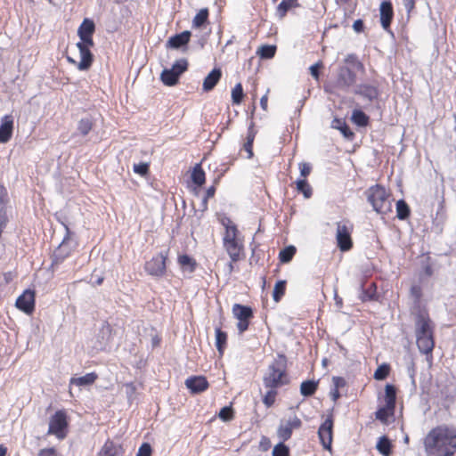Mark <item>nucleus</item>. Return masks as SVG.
I'll list each match as a JSON object with an SVG mask.
<instances>
[{"label":"nucleus","mask_w":456,"mask_h":456,"mask_svg":"<svg viewBox=\"0 0 456 456\" xmlns=\"http://www.w3.org/2000/svg\"><path fill=\"white\" fill-rule=\"evenodd\" d=\"M428 456H452L456 452V428L446 425L432 428L424 439Z\"/></svg>","instance_id":"1"},{"label":"nucleus","mask_w":456,"mask_h":456,"mask_svg":"<svg viewBox=\"0 0 456 456\" xmlns=\"http://www.w3.org/2000/svg\"><path fill=\"white\" fill-rule=\"evenodd\" d=\"M94 30V22L86 18L77 29L80 41L77 43V47L79 50L80 61L77 62L73 58L67 57L68 61L76 64L79 70L88 69L93 63V54L90 48L94 46L93 34Z\"/></svg>","instance_id":"2"},{"label":"nucleus","mask_w":456,"mask_h":456,"mask_svg":"<svg viewBox=\"0 0 456 456\" xmlns=\"http://www.w3.org/2000/svg\"><path fill=\"white\" fill-rule=\"evenodd\" d=\"M219 222L224 227L223 248L232 262L240 260L244 255V240L237 225L229 217L223 216Z\"/></svg>","instance_id":"3"},{"label":"nucleus","mask_w":456,"mask_h":456,"mask_svg":"<svg viewBox=\"0 0 456 456\" xmlns=\"http://www.w3.org/2000/svg\"><path fill=\"white\" fill-rule=\"evenodd\" d=\"M433 325L429 316L425 313L417 315L415 321L416 343L420 353L431 354L435 342L433 338Z\"/></svg>","instance_id":"4"},{"label":"nucleus","mask_w":456,"mask_h":456,"mask_svg":"<svg viewBox=\"0 0 456 456\" xmlns=\"http://www.w3.org/2000/svg\"><path fill=\"white\" fill-rule=\"evenodd\" d=\"M289 382L286 375V358L279 355L268 367L264 377V384L269 388H277Z\"/></svg>","instance_id":"5"},{"label":"nucleus","mask_w":456,"mask_h":456,"mask_svg":"<svg viewBox=\"0 0 456 456\" xmlns=\"http://www.w3.org/2000/svg\"><path fill=\"white\" fill-rule=\"evenodd\" d=\"M367 198L377 213L385 215L391 211L389 194L384 187L379 184L370 187L367 191Z\"/></svg>","instance_id":"6"},{"label":"nucleus","mask_w":456,"mask_h":456,"mask_svg":"<svg viewBox=\"0 0 456 456\" xmlns=\"http://www.w3.org/2000/svg\"><path fill=\"white\" fill-rule=\"evenodd\" d=\"M68 416L64 411H57L49 419L47 435L54 436L62 440L68 434Z\"/></svg>","instance_id":"7"},{"label":"nucleus","mask_w":456,"mask_h":456,"mask_svg":"<svg viewBox=\"0 0 456 456\" xmlns=\"http://www.w3.org/2000/svg\"><path fill=\"white\" fill-rule=\"evenodd\" d=\"M396 399L395 387L387 384L385 387V404L376 411V418L383 423H387L388 418L394 415Z\"/></svg>","instance_id":"8"},{"label":"nucleus","mask_w":456,"mask_h":456,"mask_svg":"<svg viewBox=\"0 0 456 456\" xmlns=\"http://www.w3.org/2000/svg\"><path fill=\"white\" fill-rule=\"evenodd\" d=\"M352 232L353 224L348 221H341L336 224V240L341 251L346 252L353 248Z\"/></svg>","instance_id":"9"},{"label":"nucleus","mask_w":456,"mask_h":456,"mask_svg":"<svg viewBox=\"0 0 456 456\" xmlns=\"http://www.w3.org/2000/svg\"><path fill=\"white\" fill-rule=\"evenodd\" d=\"M188 69L186 59L177 60L170 69H165L160 74L164 85L173 86L177 84L180 76Z\"/></svg>","instance_id":"10"},{"label":"nucleus","mask_w":456,"mask_h":456,"mask_svg":"<svg viewBox=\"0 0 456 456\" xmlns=\"http://www.w3.org/2000/svg\"><path fill=\"white\" fill-rule=\"evenodd\" d=\"M64 228L66 230V234L59 245V247L54 250L53 254V265L61 264L67 256H69L71 251L74 248L71 241V232L69 231L68 225L64 224Z\"/></svg>","instance_id":"11"},{"label":"nucleus","mask_w":456,"mask_h":456,"mask_svg":"<svg viewBox=\"0 0 456 456\" xmlns=\"http://www.w3.org/2000/svg\"><path fill=\"white\" fill-rule=\"evenodd\" d=\"M301 420L296 415L289 418L288 419H282L277 429V436L282 441L285 442L291 437L294 429H298L301 427Z\"/></svg>","instance_id":"12"},{"label":"nucleus","mask_w":456,"mask_h":456,"mask_svg":"<svg viewBox=\"0 0 456 456\" xmlns=\"http://www.w3.org/2000/svg\"><path fill=\"white\" fill-rule=\"evenodd\" d=\"M167 254L161 252L146 262L144 269L152 276H162L166 272Z\"/></svg>","instance_id":"13"},{"label":"nucleus","mask_w":456,"mask_h":456,"mask_svg":"<svg viewBox=\"0 0 456 456\" xmlns=\"http://www.w3.org/2000/svg\"><path fill=\"white\" fill-rule=\"evenodd\" d=\"M332 429L333 419L332 417H328L319 428L318 436L323 448L326 450L331 449L332 444Z\"/></svg>","instance_id":"14"},{"label":"nucleus","mask_w":456,"mask_h":456,"mask_svg":"<svg viewBox=\"0 0 456 456\" xmlns=\"http://www.w3.org/2000/svg\"><path fill=\"white\" fill-rule=\"evenodd\" d=\"M15 305L25 314H31L35 309V292L31 289H26L17 298Z\"/></svg>","instance_id":"15"},{"label":"nucleus","mask_w":456,"mask_h":456,"mask_svg":"<svg viewBox=\"0 0 456 456\" xmlns=\"http://www.w3.org/2000/svg\"><path fill=\"white\" fill-rule=\"evenodd\" d=\"M355 83L354 73L346 67H341L338 69L336 86L341 89H346Z\"/></svg>","instance_id":"16"},{"label":"nucleus","mask_w":456,"mask_h":456,"mask_svg":"<svg viewBox=\"0 0 456 456\" xmlns=\"http://www.w3.org/2000/svg\"><path fill=\"white\" fill-rule=\"evenodd\" d=\"M185 386L191 393L199 394L208 387V382L203 376H193L185 380Z\"/></svg>","instance_id":"17"},{"label":"nucleus","mask_w":456,"mask_h":456,"mask_svg":"<svg viewBox=\"0 0 456 456\" xmlns=\"http://www.w3.org/2000/svg\"><path fill=\"white\" fill-rule=\"evenodd\" d=\"M191 38V32L185 30L180 34L175 35L167 41L166 46L172 49H179L186 46Z\"/></svg>","instance_id":"18"},{"label":"nucleus","mask_w":456,"mask_h":456,"mask_svg":"<svg viewBox=\"0 0 456 456\" xmlns=\"http://www.w3.org/2000/svg\"><path fill=\"white\" fill-rule=\"evenodd\" d=\"M379 15L381 26L384 29H387L393 19V7L389 1H384L379 7Z\"/></svg>","instance_id":"19"},{"label":"nucleus","mask_w":456,"mask_h":456,"mask_svg":"<svg viewBox=\"0 0 456 456\" xmlns=\"http://www.w3.org/2000/svg\"><path fill=\"white\" fill-rule=\"evenodd\" d=\"M13 120L11 116H4L0 126V142H7L12 134Z\"/></svg>","instance_id":"20"},{"label":"nucleus","mask_w":456,"mask_h":456,"mask_svg":"<svg viewBox=\"0 0 456 456\" xmlns=\"http://www.w3.org/2000/svg\"><path fill=\"white\" fill-rule=\"evenodd\" d=\"M222 76L220 69H214L203 81V90L206 92L211 91L218 83Z\"/></svg>","instance_id":"21"},{"label":"nucleus","mask_w":456,"mask_h":456,"mask_svg":"<svg viewBox=\"0 0 456 456\" xmlns=\"http://www.w3.org/2000/svg\"><path fill=\"white\" fill-rule=\"evenodd\" d=\"M355 94L362 95L363 98L372 101L379 95L376 87L370 85H360L355 89Z\"/></svg>","instance_id":"22"},{"label":"nucleus","mask_w":456,"mask_h":456,"mask_svg":"<svg viewBox=\"0 0 456 456\" xmlns=\"http://www.w3.org/2000/svg\"><path fill=\"white\" fill-rule=\"evenodd\" d=\"M121 447L108 440L102 446L98 456H120Z\"/></svg>","instance_id":"23"},{"label":"nucleus","mask_w":456,"mask_h":456,"mask_svg":"<svg viewBox=\"0 0 456 456\" xmlns=\"http://www.w3.org/2000/svg\"><path fill=\"white\" fill-rule=\"evenodd\" d=\"M232 314L238 320H249L252 317L251 308L239 304L233 305Z\"/></svg>","instance_id":"24"},{"label":"nucleus","mask_w":456,"mask_h":456,"mask_svg":"<svg viewBox=\"0 0 456 456\" xmlns=\"http://www.w3.org/2000/svg\"><path fill=\"white\" fill-rule=\"evenodd\" d=\"M96 379L97 375L94 372H90L81 377L72 378L70 379V384L77 387L88 386L93 384Z\"/></svg>","instance_id":"25"},{"label":"nucleus","mask_w":456,"mask_h":456,"mask_svg":"<svg viewBox=\"0 0 456 456\" xmlns=\"http://www.w3.org/2000/svg\"><path fill=\"white\" fill-rule=\"evenodd\" d=\"M331 126L339 130L346 138H352L354 136V133L342 119L334 118L331 123Z\"/></svg>","instance_id":"26"},{"label":"nucleus","mask_w":456,"mask_h":456,"mask_svg":"<svg viewBox=\"0 0 456 456\" xmlns=\"http://www.w3.org/2000/svg\"><path fill=\"white\" fill-rule=\"evenodd\" d=\"M297 4H295V3H292L289 0H282L277 6L276 8V12H275V15L280 19H283L288 11L292 8V7H295L297 6Z\"/></svg>","instance_id":"27"},{"label":"nucleus","mask_w":456,"mask_h":456,"mask_svg":"<svg viewBox=\"0 0 456 456\" xmlns=\"http://www.w3.org/2000/svg\"><path fill=\"white\" fill-rule=\"evenodd\" d=\"M376 448L383 456H389L391 453V444L387 436L379 439Z\"/></svg>","instance_id":"28"},{"label":"nucleus","mask_w":456,"mask_h":456,"mask_svg":"<svg viewBox=\"0 0 456 456\" xmlns=\"http://www.w3.org/2000/svg\"><path fill=\"white\" fill-rule=\"evenodd\" d=\"M93 119L90 117L81 118L77 124V130L82 135H86L92 130Z\"/></svg>","instance_id":"29"},{"label":"nucleus","mask_w":456,"mask_h":456,"mask_svg":"<svg viewBox=\"0 0 456 456\" xmlns=\"http://www.w3.org/2000/svg\"><path fill=\"white\" fill-rule=\"evenodd\" d=\"M178 263L181 265V267L189 272H193L195 269L196 263L195 261L189 256L188 255H182L178 257Z\"/></svg>","instance_id":"30"},{"label":"nucleus","mask_w":456,"mask_h":456,"mask_svg":"<svg viewBox=\"0 0 456 456\" xmlns=\"http://www.w3.org/2000/svg\"><path fill=\"white\" fill-rule=\"evenodd\" d=\"M410 215V208L403 200L396 202V216L400 220L406 219Z\"/></svg>","instance_id":"31"},{"label":"nucleus","mask_w":456,"mask_h":456,"mask_svg":"<svg viewBox=\"0 0 456 456\" xmlns=\"http://www.w3.org/2000/svg\"><path fill=\"white\" fill-rule=\"evenodd\" d=\"M317 389V383L312 380L302 382L300 386V392L304 396H310L315 393Z\"/></svg>","instance_id":"32"},{"label":"nucleus","mask_w":456,"mask_h":456,"mask_svg":"<svg viewBox=\"0 0 456 456\" xmlns=\"http://www.w3.org/2000/svg\"><path fill=\"white\" fill-rule=\"evenodd\" d=\"M191 180L199 186H201L205 183V173L200 165L198 164L194 167L191 173Z\"/></svg>","instance_id":"33"},{"label":"nucleus","mask_w":456,"mask_h":456,"mask_svg":"<svg viewBox=\"0 0 456 456\" xmlns=\"http://www.w3.org/2000/svg\"><path fill=\"white\" fill-rule=\"evenodd\" d=\"M352 121L359 126H365L368 124L369 118L363 111L355 110L352 114Z\"/></svg>","instance_id":"34"},{"label":"nucleus","mask_w":456,"mask_h":456,"mask_svg":"<svg viewBox=\"0 0 456 456\" xmlns=\"http://www.w3.org/2000/svg\"><path fill=\"white\" fill-rule=\"evenodd\" d=\"M275 52H276L275 45H262L258 48L257 54L262 59H271L274 56Z\"/></svg>","instance_id":"35"},{"label":"nucleus","mask_w":456,"mask_h":456,"mask_svg":"<svg viewBox=\"0 0 456 456\" xmlns=\"http://www.w3.org/2000/svg\"><path fill=\"white\" fill-rule=\"evenodd\" d=\"M216 346L220 354L223 353V348L226 344L227 335L222 331L220 328H216Z\"/></svg>","instance_id":"36"},{"label":"nucleus","mask_w":456,"mask_h":456,"mask_svg":"<svg viewBox=\"0 0 456 456\" xmlns=\"http://www.w3.org/2000/svg\"><path fill=\"white\" fill-rule=\"evenodd\" d=\"M208 10L207 8L200 9L199 12L195 15L192 20L193 27L200 28L208 20Z\"/></svg>","instance_id":"37"},{"label":"nucleus","mask_w":456,"mask_h":456,"mask_svg":"<svg viewBox=\"0 0 456 456\" xmlns=\"http://www.w3.org/2000/svg\"><path fill=\"white\" fill-rule=\"evenodd\" d=\"M286 289V281H279L275 283V286L273 288V297L275 302H279L282 296L285 293Z\"/></svg>","instance_id":"38"},{"label":"nucleus","mask_w":456,"mask_h":456,"mask_svg":"<svg viewBox=\"0 0 456 456\" xmlns=\"http://www.w3.org/2000/svg\"><path fill=\"white\" fill-rule=\"evenodd\" d=\"M297 189L298 191L302 192L306 199L310 198L312 195V188L305 179H298L297 181Z\"/></svg>","instance_id":"39"},{"label":"nucleus","mask_w":456,"mask_h":456,"mask_svg":"<svg viewBox=\"0 0 456 456\" xmlns=\"http://www.w3.org/2000/svg\"><path fill=\"white\" fill-rule=\"evenodd\" d=\"M295 253H296V248L294 246L286 247L280 252L281 262H282V263L289 262L292 259Z\"/></svg>","instance_id":"40"},{"label":"nucleus","mask_w":456,"mask_h":456,"mask_svg":"<svg viewBox=\"0 0 456 456\" xmlns=\"http://www.w3.org/2000/svg\"><path fill=\"white\" fill-rule=\"evenodd\" d=\"M243 98V89L240 83L235 85V86L232 90V100L235 104H240Z\"/></svg>","instance_id":"41"},{"label":"nucleus","mask_w":456,"mask_h":456,"mask_svg":"<svg viewBox=\"0 0 456 456\" xmlns=\"http://www.w3.org/2000/svg\"><path fill=\"white\" fill-rule=\"evenodd\" d=\"M389 374V367L387 364H383L378 367L374 372V379L377 380L385 379Z\"/></svg>","instance_id":"42"},{"label":"nucleus","mask_w":456,"mask_h":456,"mask_svg":"<svg viewBox=\"0 0 456 456\" xmlns=\"http://www.w3.org/2000/svg\"><path fill=\"white\" fill-rule=\"evenodd\" d=\"M289 450L282 442L275 445L273 449L272 456H289Z\"/></svg>","instance_id":"43"},{"label":"nucleus","mask_w":456,"mask_h":456,"mask_svg":"<svg viewBox=\"0 0 456 456\" xmlns=\"http://www.w3.org/2000/svg\"><path fill=\"white\" fill-rule=\"evenodd\" d=\"M345 61L354 69H363L362 63L357 59L356 55L354 54L347 55L346 58L345 59Z\"/></svg>","instance_id":"44"},{"label":"nucleus","mask_w":456,"mask_h":456,"mask_svg":"<svg viewBox=\"0 0 456 456\" xmlns=\"http://www.w3.org/2000/svg\"><path fill=\"white\" fill-rule=\"evenodd\" d=\"M218 417L224 421H229L233 418V411L232 407L225 406L221 409Z\"/></svg>","instance_id":"45"},{"label":"nucleus","mask_w":456,"mask_h":456,"mask_svg":"<svg viewBox=\"0 0 456 456\" xmlns=\"http://www.w3.org/2000/svg\"><path fill=\"white\" fill-rule=\"evenodd\" d=\"M275 397H276V391H275V388H271L265 395L264 397V403L267 406V407H270L273 404L274 401H275Z\"/></svg>","instance_id":"46"},{"label":"nucleus","mask_w":456,"mask_h":456,"mask_svg":"<svg viewBox=\"0 0 456 456\" xmlns=\"http://www.w3.org/2000/svg\"><path fill=\"white\" fill-rule=\"evenodd\" d=\"M149 165L147 163H139L134 166V173L140 175H145L148 173Z\"/></svg>","instance_id":"47"},{"label":"nucleus","mask_w":456,"mask_h":456,"mask_svg":"<svg viewBox=\"0 0 456 456\" xmlns=\"http://www.w3.org/2000/svg\"><path fill=\"white\" fill-rule=\"evenodd\" d=\"M136 456H151V447L149 444L144 443L142 444L136 454Z\"/></svg>","instance_id":"48"},{"label":"nucleus","mask_w":456,"mask_h":456,"mask_svg":"<svg viewBox=\"0 0 456 456\" xmlns=\"http://www.w3.org/2000/svg\"><path fill=\"white\" fill-rule=\"evenodd\" d=\"M299 170L301 176L305 178L311 173L312 167L309 163L301 162L299 163Z\"/></svg>","instance_id":"49"},{"label":"nucleus","mask_w":456,"mask_h":456,"mask_svg":"<svg viewBox=\"0 0 456 456\" xmlns=\"http://www.w3.org/2000/svg\"><path fill=\"white\" fill-rule=\"evenodd\" d=\"M322 66L321 62H317L310 67V72L313 77H314L316 80L319 79V69Z\"/></svg>","instance_id":"50"},{"label":"nucleus","mask_w":456,"mask_h":456,"mask_svg":"<svg viewBox=\"0 0 456 456\" xmlns=\"http://www.w3.org/2000/svg\"><path fill=\"white\" fill-rule=\"evenodd\" d=\"M237 328L240 333H243L248 328V320H238Z\"/></svg>","instance_id":"51"},{"label":"nucleus","mask_w":456,"mask_h":456,"mask_svg":"<svg viewBox=\"0 0 456 456\" xmlns=\"http://www.w3.org/2000/svg\"><path fill=\"white\" fill-rule=\"evenodd\" d=\"M332 383L334 386V388L339 389V387H342L345 386V379L340 377H333L332 378Z\"/></svg>","instance_id":"52"},{"label":"nucleus","mask_w":456,"mask_h":456,"mask_svg":"<svg viewBox=\"0 0 456 456\" xmlns=\"http://www.w3.org/2000/svg\"><path fill=\"white\" fill-rule=\"evenodd\" d=\"M252 143H253V137L248 136V141H247V142L244 145V148L247 151V152L248 153V158L249 159L253 156Z\"/></svg>","instance_id":"53"},{"label":"nucleus","mask_w":456,"mask_h":456,"mask_svg":"<svg viewBox=\"0 0 456 456\" xmlns=\"http://www.w3.org/2000/svg\"><path fill=\"white\" fill-rule=\"evenodd\" d=\"M353 28L355 32H362L363 29V22L362 20H356L353 24Z\"/></svg>","instance_id":"54"},{"label":"nucleus","mask_w":456,"mask_h":456,"mask_svg":"<svg viewBox=\"0 0 456 456\" xmlns=\"http://www.w3.org/2000/svg\"><path fill=\"white\" fill-rule=\"evenodd\" d=\"M403 5L408 12H410L415 6V0H403Z\"/></svg>","instance_id":"55"},{"label":"nucleus","mask_w":456,"mask_h":456,"mask_svg":"<svg viewBox=\"0 0 456 456\" xmlns=\"http://www.w3.org/2000/svg\"><path fill=\"white\" fill-rule=\"evenodd\" d=\"M38 456H56V453L53 449H44L40 451Z\"/></svg>","instance_id":"56"},{"label":"nucleus","mask_w":456,"mask_h":456,"mask_svg":"<svg viewBox=\"0 0 456 456\" xmlns=\"http://www.w3.org/2000/svg\"><path fill=\"white\" fill-rule=\"evenodd\" d=\"M330 395L332 401L336 402L340 397L338 389H337V388L331 389Z\"/></svg>","instance_id":"57"},{"label":"nucleus","mask_w":456,"mask_h":456,"mask_svg":"<svg viewBox=\"0 0 456 456\" xmlns=\"http://www.w3.org/2000/svg\"><path fill=\"white\" fill-rule=\"evenodd\" d=\"M267 102H268V98H267V94H266L264 96H262L260 99V105L264 110H267Z\"/></svg>","instance_id":"58"},{"label":"nucleus","mask_w":456,"mask_h":456,"mask_svg":"<svg viewBox=\"0 0 456 456\" xmlns=\"http://www.w3.org/2000/svg\"><path fill=\"white\" fill-rule=\"evenodd\" d=\"M215 191H216V189L214 186H211L209 187L208 190H207V192H206V198L204 199V201L206 202L208 199L211 198L214 196L215 194Z\"/></svg>","instance_id":"59"},{"label":"nucleus","mask_w":456,"mask_h":456,"mask_svg":"<svg viewBox=\"0 0 456 456\" xmlns=\"http://www.w3.org/2000/svg\"><path fill=\"white\" fill-rule=\"evenodd\" d=\"M7 449L4 445H0V456L6 455Z\"/></svg>","instance_id":"60"},{"label":"nucleus","mask_w":456,"mask_h":456,"mask_svg":"<svg viewBox=\"0 0 456 456\" xmlns=\"http://www.w3.org/2000/svg\"><path fill=\"white\" fill-rule=\"evenodd\" d=\"M335 299H336V304L338 305V306H341L342 305V299L338 297V296L336 295L335 296Z\"/></svg>","instance_id":"61"},{"label":"nucleus","mask_w":456,"mask_h":456,"mask_svg":"<svg viewBox=\"0 0 456 456\" xmlns=\"http://www.w3.org/2000/svg\"><path fill=\"white\" fill-rule=\"evenodd\" d=\"M233 263L234 262L231 260V263L228 265L229 273H232L233 271Z\"/></svg>","instance_id":"62"},{"label":"nucleus","mask_w":456,"mask_h":456,"mask_svg":"<svg viewBox=\"0 0 456 456\" xmlns=\"http://www.w3.org/2000/svg\"><path fill=\"white\" fill-rule=\"evenodd\" d=\"M102 282V278L97 279L96 283L99 285Z\"/></svg>","instance_id":"63"},{"label":"nucleus","mask_w":456,"mask_h":456,"mask_svg":"<svg viewBox=\"0 0 456 456\" xmlns=\"http://www.w3.org/2000/svg\"><path fill=\"white\" fill-rule=\"evenodd\" d=\"M404 443H406V444L409 443V437L407 436L404 437Z\"/></svg>","instance_id":"64"}]
</instances>
